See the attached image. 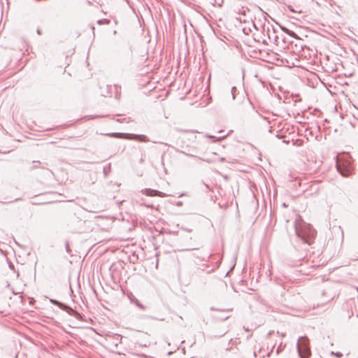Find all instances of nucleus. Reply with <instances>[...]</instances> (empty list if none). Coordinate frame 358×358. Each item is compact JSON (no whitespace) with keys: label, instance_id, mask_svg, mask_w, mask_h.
Wrapping results in <instances>:
<instances>
[{"label":"nucleus","instance_id":"f257e3e1","mask_svg":"<svg viewBox=\"0 0 358 358\" xmlns=\"http://www.w3.org/2000/svg\"><path fill=\"white\" fill-rule=\"evenodd\" d=\"M295 232L297 237L308 245L314 243L317 234L313 226L304 222L295 224Z\"/></svg>","mask_w":358,"mask_h":358},{"label":"nucleus","instance_id":"f03ea898","mask_svg":"<svg viewBox=\"0 0 358 358\" xmlns=\"http://www.w3.org/2000/svg\"><path fill=\"white\" fill-rule=\"evenodd\" d=\"M296 350L300 358H310L311 357L310 341L306 336L299 338L296 343Z\"/></svg>","mask_w":358,"mask_h":358},{"label":"nucleus","instance_id":"7ed1b4c3","mask_svg":"<svg viewBox=\"0 0 358 358\" xmlns=\"http://www.w3.org/2000/svg\"><path fill=\"white\" fill-rule=\"evenodd\" d=\"M107 136L115 138H124L129 140L136 141L138 142L147 143L150 141L148 137L144 134H129V133H119L114 132L110 134H107Z\"/></svg>","mask_w":358,"mask_h":358},{"label":"nucleus","instance_id":"20e7f679","mask_svg":"<svg viewBox=\"0 0 358 358\" xmlns=\"http://www.w3.org/2000/svg\"><path fill=\"white\" fill-rule=\"evenodd\" d=\"M337 171L342 176L347 177L352 173L353 169L350 161H340L336 164Z\"/></svg>","mask_w":358,"mask_h":358},{"label":"nucleus","instance_id":"39448f33","mask_svg":"<svg viewBox=\"0 0 358 358\" xmlns=\"http://www.w3.org/2000/svg\"><path fill=\"white\" fill-rule=\"evenodd\" d=\"M106 208V206L100 202L99 199H96L94 201V203L92 206H89V209L87 210L90 212L97 213L105 210Z\"/></svg>","mask_w":358,"mask_h":358},{"label":"nucleus","instance_id":"423d86ee","mask_svg":"<svg viewBox=\"0 0 358 358\" xmlns=\"http://www.w3.org/2000/svg\"><path fill=\"white\" fill-rule=\"evenodd\" d=\"M50 301L52 304L58 306L60 309L67 312L69 314L73 315V312H74V310L69 306L56 299H50Z\"/></svg>","mask_w":358,"mask_h":358},{"label":"nucleus","instance_id":"0eeeda50","mask_svg":"<svg viewBox=\"0 0 358 358\" xmlns=\"http://www.w3.org/2000/svg\"><path fill=\"white\" fill-rule=\"evenodd\" d=\"M142 192L144 194H145L146 196H158L160 197L165 196L164 193H163L160 191L150 189V188H146V189H143Z\"/></svg>","mask_w":358,"mask_h":358},{"label":"nucleus","instance_id":"6e6552de","mask_svg":"<svg viewBox=\"0 0 358 358\" xmlns=\"http://www.w3.org/2000/svg\"><path fill=\"white\" fill-rule=\"evenodd\" d=\"M122 339V337L121 335L115 334L110 336L108 341L112 346L117 348L118 345L121 343Z\"/></svg>","mask_w":358,"mask_h":358},{"label":"nucleus","instance_id":"1a4fd4ad","mask_svg":"<svg viewBox=\"0 0 358 358\" xmlns=\"http://www.w3.org/2000/svg\"><path fill=\"white\" fill-rule=\"evenodd\" d=\"M129 299L131 301V303L135 304L138 308H139L141 310H145V306L140 302L138 299H137L134 295L129 296Z\"/></svg>","mask_w":358,"mask_h":358},{"label":"nucleus","instance_id":"9d476101","mask_svg":"<svg viewBox=\"0 0 358 358\" xmlns=\"http://www.w3.org/2000/svg\"><path fill=\"white\" fill-rule=\"evenodd\" d=\"M280 27L284 33H285L290 37L294 38H298V36L294 31H293L289 29L288 28H287L284 26H282V25H280Z\"/></svg>","mask_w":358,"mask_h":358},{"label":"nucleus","instance_id":"9b49d317","mask_svg":"<svg viewBox=\"0 0 358 358\" xmlns=\"http://www.w3.org/2000/svg\"><path fill=\"white\" fill-rule=\"evenodd\" d=\"M114 87L115 90V98L117 100H119L120 99V96H121V86H120L118 85H115Z\"/></svg>","mask_w":358,"mask_h":358},{"label":"nucleus","instance_id":"f8f14e48","mask_svg":"<svg viewBox=\"0 0 358 358\" xmlns=\"http://www.w3.org/2000/svg\"><path fill=\"white\" fill-rule=\"evenodd\" d=\"M33 164H34V165L30 168L31 171L34 170L38 168L44 169V166L41 165L42 164L39 161H34Z\"/></svg>","mask_w":358,"mask_h":358},{"label":"nucleus","instance_id":"ddd939ff","mask_svg":"<svg viewBox=\"0 0 358 358\" xmlns=\"http://www.w3.org/2000/svg\"><path fill=\"white\" fill-rule=\"evenodd\" d=\"M239 93V91L238 90L237 87L235 86H233L231 87V94L232 99L234 100L236 98L237 94Z\"/></svg>","mask_w":358,"mask_h":358},{"label":"nucleus","instance_id":"4468645a","mask_svg":"<svg viewBox=\"0 0 358 358\" xmlns=\"http://www.w3.org/2000/svg\"><path fill=\"white\" fill-rule=\"evenodd\" d=\"M110 23V21L108 19H101V20H97V24L99 25L109 24Z\"/></svg>","mask_w":358,"mask_h":358},{"label":"nucleus","instance_id":"2eb2a0df","mask_svg":"<svg viewBox=\"0 0 358 358\" xmlns=\"http://www.w3.org/2000/svg\"><path fill=\"white\" fill-rule=\"evenodd\" d=\"M65 249H66V251L67 253L71 254V250L70 248L69 242L68 241H66V243H65Z\"/></svg>","mask_w":358,"mask_h":358},{"label":"nucleus","instance_id":"dca6fc26","mask_svg":"<svg viewBox=\"0 0 358 358\" xmlns=\"http://www.w3.org/2000/svg\"><path fill=\"white\" fill-rule=\"evenodd\" d=\"M331 355H335L338 358H341L343 356V354L341 352H334L332 351V352H331Z\"/></svg>","mask_w":358,"mask_h":358},{"label":"nucleus","instance_id":"f3484780","mask_svg":"<svg viewBox=\"0 0 358 358\" xmlns=\"http://www.w3.org/2000/svg\"><path fill=\"white\" fill-rule=\"evenodd\" d=\"M227 331H223L220 332L218 335L213 336L214 338H221L227 334Z\"/></svg>","mask_w":358,"mask_h":358},{"label":"nucleus","instance_id":"a211bd4d","mask_svg":"<svg viewBox=\"0 0 358 358\" xmlns=\"http://www.w3.org/2000/svg\"><path fill=\"white\" fill-rule=\"evenodd\" d=\"M248 102H249L250 105L252 106V109L255 110V106L253 105V103H252L250 99L249 98H248Z\"/></svg>","mask_w":358,"mask_h":358},{"label":"nucleus","instance_id":"6ab92c4d","mask_svg":"<svg viewBox=\"0 0 358 358\" xmlns=\"http://www.w3.org/2000/svg\"><path fill=\"white\" fill-rule=\"evenodd\" d=\"M288 8H289V11H291V12H292V13H294V12H295V10L292 8V6H288Z\"/></svg>","mask_w":358,"mask_h":358},{"label":"nucleus","instance_id":"aec40b11","mask_svg":"<svg viewBox=\"0 0 358 358\" xmlns=\"http://www.w3.org/2000/svg\"><path fill=\"white\" fill-rule=\"evenodd\" d=\"M107 171H108V169H106V167H104V168H103V173H104V174H105L106 176H107V175H108V172H107Z\"/></svg>","mask_w":358,"mask_h":358},{"label":"nucleus","instance_id":"412c9836","mask_svg":"<svg viewBox=\"0 0 358 358\" xmlns=\"http://www.w3.org/2000/svg\"><path fill=\"white\" fill-rule=\"evenodd\" d=\"M107 171H108V169H106V167H104V168H103V173H104V174H105L106 176H107V175H108V172H107Z\"/></svg>","mask_w":358,"mask_h":358},{"label":"nucleus","instance_id":"4be33fe9","mask_svg":"<svg viewBox=\"0 0 358 358\" xmlns=\"http://www.w3.org/2000/svg\"><path fill=\"white\" fill-rule=\"evenodd\" d=\"M182 201H178V202H177L176 205L178 206H182Z\"/></svg>","mask_w":358,"mask_h":358},{"label":"nucleus","instance_id":"5701e85b","mask_svg":"<svg viewBox=\"0 0 358 358\" xmlns=\"http://www.w3.org/2000/svg\"><path fill=\"white\" fill-rule=\"evenodd\" d=\"M37 34L41 35V31L40 29H38L37 31H36Z\"/></svg>","mask_w":358,"mask_h":358},{"label":"nucleus","instance_id":"b1692460","mask_svg":"<svg viewBox=\"0 0 358 358\" xmlns=\"http://www.w3.org/2000/svg\"><path fill=\"white\" fill-rule=\"evenodd\" d=\"M9 267L11 268V269H13L14 268V265L11 263L9 264Z\"/></svg>","mask_w":358,"mask_h":358},{"label":"nucleus","instance_id":"393cba45","mask_svg":"<svg viewBox=\"0 0 358 358\" xmlns=\"http://www.w3.org/2000/svg\"><path fill=\"white\" fill-rule=\"evenodd\" d=\"M143 162H144V160H143V159L141 157V158L140 159V160H139V162H140L141 164H142V163H143Z\"/></svg>","mask_w":358,"mask_h":358},{"label":"nucleus","instance_id":"a878e982","mask_svg":"<svg viewBox=\"0 0 358 358\" xmlns=\"http://www.w3.org/2000/svg\"><path fill=\"white\" fill-rule=\"evenodd\" d=\"M208 255H206L204 257H202V259H204L206 257H208Z\"/></svg>","mask_w":358,"mask_h":358},{"label":"nucleus","instance_id":"bb28decb","mask_svg":"<svg viewBox=\"0 0 358 358\" xmlns=\"http://www.w3.org/2000/svg\"><path fill=\"white\" fill-rule=\"evenodd\" d=\"M276 136L278 138H282V136H280V135H276Z\"/></svg>","mask_w":358,"mask_h":358},{"label":"nucleus","instance_id":"cd10ccee","mask_svg":"<svg viewBox=\"0 0 358 358\" xmlns=\"http://www.w3.org/2000/svg\"><path fill=\"white\" fill-rule=\"evenodd\" d=\"M19 200H21V199L20 198H17V199H15L14 201H19Z\"/></svg>","mask_w":358,"mask_h":358},{"label":"nucleus","instance_id":"c85d7f7f","mask_svg":"<svg viewBox=\"0 0 358 358\" xmlns=\"http://www.w3.org/2000/svg\"><path fill=\"white\" fill-rule=\"evenodd\" d=\"M13 294H15V295H16V294H18V292H14V291H13Z\"/></svg>","mask_w":358,"mask_h":358},{"label":"nucleus","instance_id":"c756f323","mask_svg":"<svg viewBox=\"0 0 358 358\" xmlns=\"http://www.w3.org/2000/svg\"><path fill=\"white\" fill-rule=\"evenodd\" d=\"M184 195H185V194H184V193H182V194L179 196V197H181V196H184Z\"/></svg>","mask_w":358,"mask_h":358},{"label":"nucleus","instance_id":"7c9ffc66","mask_svg":"<svg viewBox=\"0 0 358 358\" xmlns=\"http://www.w3.org/2000/svg\"><path fill=\"white\" fill-rule=\"evenodd\" d=\"M195 250V248H194V249H187L186 250L190 251V250Z\"/></svg>","mask_w":358,"mask_h":358},{"label":"nucleus","instance_id":"2f4dec72","mask_svg":"<svg viewBox=\"0 0 358 358\" xmlns=\"http://www.w3.org/2000/svg\"><path fill=\"white\" fill-rule=\"evenodd\" d=\"M283 142L286 143H289V141H284Z\"/></svg>","mask_w":358,"mask_h":358},{"label":"nucleus","instance_id":"473e14b6","mask_svg":"<svg viewBox=\"0 0 358 358\" xmlns=\"http://www.w3.org/2000/svg\"><path fill=\"white\" fill-rule=\"evenodd\" d=\"M191 358H195V357H191Z\"/></svg>","mask_w":358,"mask_h":358}]
</instances>
